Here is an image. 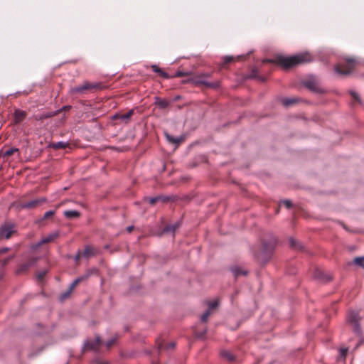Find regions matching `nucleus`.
Wrapping results in <instances>:
<instances>
[{
  "instance_id": "nucleus-1",
  "label": "nucleus",
  "mask_w": 364,
  "mask_h": 364,
  "mask_svg": "<svg viewBox=\"0 0 364 364\" xmlns=\"http://www.w3.org/2000/svg\"><path fill=\"white\" fill-rule=\"evenodd\" d=\"M311 58L308 53H301L292 56L278 55L274 60H267V62H274L284 68H291L297 65L308 63Z\"/></svg>"
},
{
  "instance_id": "nucleus-2",
  "label": "nucleus",
  "mask_w": 364,
  "mask_h": 364,
  "mask_svg": "<svg viewBox=\"0 0 364 364\" xmlns=\"http://www.w3.org/2000/svg\"><path fill=\"white\" fill-rule=\"evenodd\" d=\"M357 62L353 59H347L345 64H339L335 67V71L340 75L350 74L355 68Z\"/></svg>"
},
{
  "instance_id": "nucleus-3",
  "label": "nucleus",
  "mask_w": 364,
  "mask_h": 364,
  "mask_svg": "<svg viewBox=\"0 0 364 364\" xmlns=\"http://www.w3.org/2000/svg\"><path fill=\"white\" fill-rule=\"evenodd\" d=\"M100 87V84L97 83H91L89 82H85L82 85L71 87L70 92L72 95L77 94V93H84L86 91L91 90L93 89H97Z\"/></svg>"
},
{
  "instance_id": "nucleus-4",
  "label": "nucleus",
  "mask_w": 364,
  "mask_h": 364,
  "mask_svg": "<svg viewBox=\"0 0 364 364\" xmlns=\"http://www.w3.org/2000/svg\"><path fill=\"white\" fill-rule=\"evenodd\" d=\"M16 232L13 224H5L0 228V238L9 239Z\"/></svg>"
},
{
  "instance_id": "nucleus-5",
  "label": "nucleus",
  "mask_w": 364,
  "mask_h": 364,
  "mask_svg": "<svg viewBox=\"0 0 364 364\" xmlns=\"http://www.w3.org/2000/svg\"><path fill=\"white\" fill-rule=\"evenodd\" d=\"M358 313L355 311H351L348 314V321L353 325L354 331L355 333H360V328L358 326L359 321Z\"/></svg>"
},
{
  "instance_id": "nucleus-6",
  "label": "nucleus",
  "mask_w": 364,
  "mask_h": 364,
  "mask_svg": "<svg viewBox=\"0 0 364 364\" xmlns=\"http://www.w3.org/2000/svg\"><path fill=\"white\" fill-rule=\"evenodd\" d=\"M46 201V198H41L38 199L33 200L32 201H30L28 203H23L22 205V208H36L42 203H45Z\"/></svg>"
},
{
  "instance_id": "nucleus-7",
  "label": "nucleus",
  "mask_w": 364,
  "mask_h": 364,
  "mask_svg": "<svg viewBox=\"0 0 364 364\" xmlns=\"http://www.w3.org/2000/svg\"><path fill=\"white\" fill-rule=\"evenodd\" d=\"M26 117V112L20 109H16L14 114V123L17 124L23 122Z\"/></svg>"
},
{
  "instance_id": "nucleus-8",
  "label": "nucleus",
  "mask_w": 364,
  "mask_h": 364,
  "mask_svg": "<svg viewBox=\"0 0 364 364\" xmlns=\"http://www.w3.org/2000/svg\"><path fill=\"white\" fill-rule=\"evenodd\" d=\"M100 344V338H96L93 341H87L85 345V348L87 350H95L97 349Z\"/></svg>"
},
{
  "instance_id": "nucleus-9",
  "label": "nucleus",
  "mask_w": 364,
  "mask_h": 364,
  "mask_svg": "<svg viewBox=\"0 0 364 364\" xmlns=\"http://www.w3.org/2000/svg\"><path fill=\"white\" fill-rule=\"evenodd\" d=\"M58 236V234L57 232L50 234L49 235L43 237L42 240H41V242L38 244V246H39L42 244L50 242L53 241Z\"/></svg>"
},
{
  "instance_id": "nucleus-10",
  "label": "nucleus",
  "mask_w": 364,
  "mask_h": 364,
  "mask_svg": "<svg viewBox=\"0 0 364 364\" xmlns=\"http://www.w3.org/2000/svg\"><path fill=\"white\" fill-rule=\"evenodd\" d=\"M155 105H157L161 109H165L169 105V102L165 99H161L159 97H156Z\"/></svg>"
},
{
  "instance_id": "nucleus-11",
  "label": "nucleus",
  "mask_w": 364,
  "mask_h": 364,
  "mask_svg": "<svg viewBox=\"0 0 364 364\" xmlns=\"http://www.w3.org/2000/svg\"><path fill=\"white\" fill-rule=\"evenodd\" d=\"M196 84H203L209 87H217L218 86V82H208L201 77L195 80Z\"/></svg>"
},
{
  "instance_id": "nucleus-12",
  "label": "nucleus",
  "mask_w": 364,
  "mask_h": 364,
  "mask_svg": "<svg viewBox=\"0 0 364 364\" xmlns=\"http://www.w3.org/2000/svg\"><path fill=\"white\" fill-rule=\"evenodd\" d=\"M151 69L154 72L158 73L160 76L163 77L164 78H169V75L165 71L159 68L157 65H151Z\"/></svg>"
},
{
  "instance_id": "nucleus-13",
  "label": "nucleus",
  "mask_w": 364,
  "mask_h": 364,
  "mask_svg": "<svg viewBox=\"0 0 364 364\" xmlns=\"http://www.w3.org/2000/svg\"><path fill=\"white\" fill-rule=\"evenodd\" d=\"M132 114H133V110H130L128 112H127L126 114H120V115H115L114 118L115 119H121L122 121L126 122L131 117V116Z\"/></svg>"
},
{
  "instance_id": "nucleus-14",
  "label": "nucleus",
  "mask_w": 364,
  "mask_h": 364,
  "mask_svg": "<svg viewBox=\"0 0 364 364\" xmlns=\"http://www.w3.org/2000/svg\"><path fill=\"white\" fill-rule=\"evenodd\" d=\"M68 143L64 141H59L57 143H53L50 145V146L55 149H65L68 146Z\"/></svg>"
},
{
  "instance_id": "nucleus-15",
  "label": "nucleus",
  "mask_w": 364,
  "mask_h": 364,
  "mask_svg": "<svg viewBox=\"0 0 364 364\" xmlns=\"http://www.w3.org/2000/svg\"><path fill=\"white\" fill-rule=\"evenodd\" d=\"M64 215L68 218H73L79 217L80 213L76 210H66L64 212Z\"/></svg>"
},
{
  "instance_id": "nucleus-16",
  "label": "nucleus",
  "mask_w": 364,
  "mask_h": 364,
  "mask_svg": "<svg viewBox=\"0 0 364 364\" xmlns=\"http://www.w3.org/2000/svg\"><path fill=\"white\" fill-rule=\"evenodd\" d=\"M16 152H18V149H17V148H11V149H9L6 150L3 153L2 156H3L4 158H8L10 156L13 155Z\"/></svg>"
},
{
  "instance_id": "nucleus-17",
  "label": "nucleus",
  "mask_w": 364,
  "mask_h": 364,
  "mask_svg": "<svg viewBox=\"0 0 364 364\" xmlns=\"http://www.w3.org/2000/svg\"><path fill=\"white\" fill-rule=\"evenodd\" d=\"M221 355L224 358H225L227 360H230V361H232L234 360V356L233 355L230 353V352H228V351H223L221 353Z\"/></svg>"
},
{
  "instance_id": "nucleus-18",
  "label": "nucleus",
  "mask_w": 364,
  "mask_h": 364,
  "mask_svg": "<svg viewBox=\"0 0 364 364\" xmlns=\"http://www.w3.org/2000/svg\"><path fill=\"white\" fill-rule=\"evenodd\" d=\"M208 311H210L211 312L212 310H213L214 309H215L218 306V302L217 300H213L212 301H209L208 303Z\"/></svg>"
},
{
  "instance_id": "nucleus-19",
  "label": "nucleus",
  "mask_w": 364,
  "mask_h": 364,
  "mask_svg": "<svg viewBox=\"0 0 364 364\" xmlns=\"http://www.w3.org/2000/svg\"><path fill=\"white\" fill-rule=\"evenodd\" d=\"M166 136H167V139H168L169 141H171V142L177 144H178L181 141H183V139L182 138L174 139V138L170 136L169 135H166Z\"/></svg>"
},
{
  "instance_id": "nucleus-20",
  "label": "nucleus",
  "mask_w": 364,
  "mask_h": 364,
  "mask_svg": "<svg viewBox=\"0 0 364 364\" xmlns=\"http://www.w3.org/2000/svg\"><path fill=\"white\" fill-rule=\"evenodd\" d=\"M295 102H296V100L294 99V98L285 99L283 101L284 105H286V106H289V105H293Z\"/></svg>"
},
{
  "instance_id": "nucleus-21",
  "label": "nucleus",
  "mask_w": 364,
  "mask_h": 364,
  "mask_svg": "<svg viewBox=\"0 0 364 364\" xmlns=\"http://www.w3.org/2000/svg\"><path fill=\"white\" fill-rule=\"evenodd\" d=\"M32 264L31 263H26L21 265L19 269H18V273H20L26 269H27Z\"/></svg>"
},
{
  "instance_id": "nucleus-22",
  "label": "nucleus",
  "mask_w": 364,
  "mask_h": 364,
  "mask_svg": "<svg viewBox=\"0 0 364 364\" xmlns=\"http://www.w3.org/2000/svg\"><path fill=\"white\" fill-rule=\"evenodd\" d=\"M355 264L360 265V266H364V258L363 257H356L354 259Z\"/></svg>"
},
{
  "instance_id": "nucleus-23",
  "label": "nucleus",
  "mask_w": 364,
  "mask_h": 364,
  "mask_svg": "<svg viewBox=\"0 0 364 364\" xmlns=\"http://www.w3.org/2000/svg\"><path fill=\"white\" fill-rule=\"evenodd\" d=\"M233 272H234V274H235V275L236 277H237V276H239V275H240V274L245 275V274H247V272H246L242 271V270H241V269H239V268H235V269H234Z\"/></svg>"
},
{
  "instance_id": "nucleus-24",
  "label": "nucleus",
  "mask_w": 364,
  "mask_h": 364,
  "mask_svg": "<svg viewBox=\"0 0 364 364\" xmlns=\"http://www.w3.org/2000/svg\"><path fill=\"white\" fill-rule=\"evenodd\" d=\"M210 311H207L205 313H204L202 316H201V320L203 322H205L209 316V315L210 314Z\"/></svg>"
},
{
  "instance_id": "nucleus-25",
  "label": "nucleus",
  "mask_w": 364,
  "mask_h": 364,
  "mask_svg": "<svg viewBox=\"0 0 364 364\" xmlns=\"http://www.w3.org/2000/svg\"><path fill=\"white\" fill-rule=\"evenodd\" d=\"M235 59L236 58H234L233 56H225L224 58V63H228L234 61Z\"/></svg>"
},
{
  "instance_id": "nucleus-26",
  "label": "nucleus",
  "mask_w": 364,
  "mask_h": 364,
  "mask_svg": "<svg viewBox=\"0 0 364 364\" xmlns=\"http://www.w3.org/2000/svg\"><path fill=\"white\" fill-rule=\"evenodd\" d=\"M55 214V211L54 210H49L48 212H46L45 214H44V216L43 218L45 219H47L50 217H52L53 215Z\"/></svg>"
},
{
  "instance_id": "nucleus-27",
  "label": "nucleus",
  "mask_w": 364,
  "mask_h": 364,
  "mask_svg": "<svg viewBox=\"0 0 364 364\" xmlns=\"http://www.w3.org/2000/svg\"><path fill=\"white\" fill-rule=\"evenodd\" d=\"M81 281V279H75L70 286V291H72L77 285V284Z\"/></svg>"
},
{
  "instance_id": "nucleus-28",
  "label": "nucleus",
  "mask_w": 364,
  "mask_h": 364,
  "mask_svg": "<svg viewBox=\"0 0 364 364\" xmlns=\"http://www.w3.org/2000/svg\"><path fill=\"white\" fill-rule=\"evenodd\" d=\"M92 249L89 247H86L84 250L83 255L88 257L91 253Z\"/></svg>"
},
{
  "instance_id": "nucleus-29",
  "label": "nucleus",
  "mask_w": 364,
  "mask_h": 364,
  "mask_svg": "<svg viewBox=\"0 0 364 364\" xmlns=\"http://www.w3.org/2000/svg\"><path fill=\"white\" fill-rule=\"evenodd\" d=\"M283 203L285 205V206L287 208H290L291 207L292 204H291V202L290 200H284L283 201Z\"/></svg>"
},
{
  "instance_id": "nucleus-30",
  "label": "nucleus",
  "mask_w": 364,
  "mask_h": 364,
  "mask_svg": "<svg viewBox=\"0 0 364 364\" xmlns=\"http://www.w3.org/2000/svg\"><path fill=\"white\" fill-rule=\"evenodd\" d=\"M347 351H348V349L347 348H342L341 350V354L343 357H346V354H347Z\"/></svg>"
},
{
  "instance_id": "nucleus-31",
  "label": "nucleus",
  "mask_w": 364,
  "mask_h": 364,
  "mask_svg": "<svg viewBox=\"0 0 364 364\" xmlns=\"http://www.w3.org/2000/svg\"><path fill=\"white\" fill-rule=\"evenodd\" d=\"M159 200V198H153L149 199V203L151 204H154L157 200Z\"/></svg>"
},
{
  "instance_id": "nucleus-32",
  "label": "nucleus",
  "mask_w": 364,
  "mask_h": 364,
  "mask_svg": "<svg viewBox=\"0 0 364 364\" xmlns=\"http://www.w3.org/2000/svg\"><path fill=\"white\" fill-rule=\"evenodd\" d=\"M95 364H108V363L105 361H103L101 360H97L95 362Z\"/></svg>"
},
{
  "instance_id": "nucleus-33",
  "label": "nucleus",
  "mask_w": 364,
  "mask_h": 364,
  "mask_svg": "<svg viewBox=\"0 0 364 364\" xmlns=\"http://www.w3.org/2000/svg\"><path fill=\"white\" fill-rule=\"evenodd\" d=\"M350 94L353 97L354 99L358 100V96L355 92H351Z\"/></svg>"
},
{
  "instance_id": "nucleus-34",
  "label": "nucleus",
  "mask_w": 364,
  "mask_h": 364,
  "mask_svg": "<svg viewBox=\"0 0 364 364\" xmlns=\"http://www.w3.org/2000/svg\"><path fill=\"white\" fill-rule=\"evenodd\" d=\"M114 340L112 339L110 341L107 342L106 345L108 348H109L114 343Z\"/></svg>"
},
{
  "instance_id": "nucleus-35",
  "label": "nucleus",
  "mask_w": 364,
  "mask_h": 364,
  "mask_svg": "<svg viewBox=\"0 0 364 364\" xmlns=\"http://www.w3.org/2000/svg\"><path fill=\"white\" fill-rule=\"evenodd\" d=\"M174 346H175V343H173V342H171V343H169L168 344L167 348H174Z\"/></svg>"
},
{
  "instance_id": "nucleus-36",
  "label": "nucleus",
  "mask_w": 364,
  "mask_h": 364,
  "mask_svg": "<svg viewBox=\"0 0 364 364\" xmlns=\"http://www.w3.org/2000/svg\"><path fill=\"white\" fill-rule=\"evenodd\" d=\"M45 272L41 273L38 274V279H42L44 277Z\"/></svg>"
},
{
  "instance_id": "nucleus-37",
  "label": "nucleus",
  "mask_w": 364,
  "mask_h": 364,
  "mask_svg": "<svg viewBox=\"0 0 364 364\" xmlns=\"http://www.w3.org/2000/svg\"><path fill=\"white\" fill-rule=\"evenodd\" d=\"M127 231L130 232L133 230V226H129L127 228Z\"/></svg>"
},
{
  "instance_id": "nucleus-38",
  "label": "nucleus",
  "mask_w": 364,
  "mask_h": 364,
  "mask_svg": "<svg viewBox=\"0 0 364 364\" xmlns=\"http://www.w3.org/2000/svg\"><path fill=\"white\" fill-rule=\"evenodd\" d=\"M81 255H80V253H78L76 256H75V259L76 260H78L80 258Z\"/></svg>"
},
{
  "instance_id": "nucleus-39",
  "label": "nucleus",
  "mask_w": 364,
  "mask_h": 364,
  "mask_svg": "<svg viewBox=\"0 0 364 364\" xmlns=\"http://www.w3.org/2000/svg\"><path fill=\"white\" fill-rule=\"evenodd\" d=\"M307 86H308L310 89H314V87H313V86H311L309 83L307 84Z\"/></svg>"
},
{
  "instance_id": "nucleus-40",
  "label": "nucleus",
  "mask_w": 364,
  "mask_h": 364,
  "mask_svg": "<svg viewBox=\"0 0 364 364\" xmlns=\"http://www.w3.org/2000/svg\"><path fill=\"white\" fill-rule=\"evenodd\" d=\"M181 75H182V74H181V73H178L176 75V76H178V77L181 76Z\"/></svg>"
},
{
  "instance_id": "nucleus-41",
  "label": "nucleus",
  "mask_w": 364,
  "mask_h": 364,
  "mask_svg": "<svg viewBox=\"0 0 364 364\" xmlns=\"http://www.w3.org/2000/svg\"><path fill=\"white\" fill-rule=\"evenodd\" d=\"M68 108H69V107H64V109H68Z\"/></svg>"
}]
</instances>
